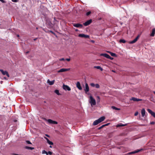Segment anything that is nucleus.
<instances>
[{
	"mask_svg": "<svg viewBox=\"0 0 155 155\" xmlns=\"http://www.w3.org/2000/svg\"><path fill=\"white\" fill-rule=\"evenodd\" d=\"M29 53V51H27V52H26V54H28Z\"/></svg>",
	"mask_w": 155,
	"mask_h": 155,
	"instance_id": "nucleus-50",
	"label": "nucleus"
},
{
	"mask_svg": "<svg viewBox=\"0 0 155 155\" xmlns=\"http://www.w3.org/2000/svg\"><path fill=\"white\" fill-rule=\"evenodd\" d=\"M153 93H154V94H155V91H154L153 92Z\"/></svg>",
	"mask_w": 155,
	"mask_h": 155,
	"instance_id": "nucleus-54",
	"label": "nucleus"
},
{
	"mask_svg": "<svg viewBox=\"0 0 155 155\" xmlns=\"http://www.w3.org/2000/svg\"><path fill=\"white\" fill-rule=\"evenodd\" d=\"M90 103H91V105L92 106V105H95L96 104V102L95 100L93 98V97L92 96H90Z\"/></svg>",
	"mask_w": 155,
	"mask_h": 155,
	"instance_id": "nucleus-2",
	"label": "nucleus"
},
{
	"mask_svg": "<svg viewBox=\"0 0 155 155\" xmlns=\"http://www.w3.org/2000/svg\"><path fill=\"white\" fill-rule=\"evenodd\" d=\"M92 20L91 19H90L89 20L86 21L85 23H83V25L85 26H87L90 25L92 22Z\"/></svg>",
	"mask_w": 155,
	"mask_h": 155,
	"instance_id": "nucleus-8",
	"label": "nucleus"
},
{
	"mask_svg": "<svg viewBox=\"0 0 155 155\" xmlns=\"http://www.w3.org/2000/svg\"><path fill=\"white\" fill-rule=\"evenodd\" d=\"M147 111L151 114L152 116L155 118V113L154 112H153L150 109H147Z\"/></svg>",
	"mask_w": 155,
	"mask_h": 155,
	"instance_id": "nucleus-12",
	"label": "nucleus"
},
{
	"mask_svg": "<svg viewBox=\"0 0 155 155\" xmlns=\"http://www.w3.org/2000/svg\"><path fill=\"white\" fill-rule=\"evenodd\" d=\"M0 71L2 73V74L4 75H6V76L8 77H9V74L7 71H4L2 69H0Z\"/></svg>",
	"mask_w": 155,
	"mask_h": 155,
	"instance_id": "nucleus-5",
	"label": "nucleus"
},
{
	"mask_svg": "<svg viewBox=\"0 0 155 155\" xmlns=\"http://www.w3.org/2000/svg\"><path fill=\"white\" fill-rule=\"evenodd\" d=\"M91 11H89L87 12V13H86V15L87 16H89L91 14Z\"/></svg>",
	"mask_w": 155,
	"mask_h": 155,
	"instance_id": "nucleus-32",
	"label": "nucleus"
},
{
	"mask_svg": "<svg viewBox=\"0 0 155 155\" xmlns=\"http://www.w3.org/2000/svg\"><path fill=\"white\" fill-rule=\"evenodd\" d=\"M44 138L47 141V142L50 145H52L53 144V143L51 142V141H50L46 137H44Z\"/></svg>",
	"mask_w": 155,
	"mask_h": 155,
	"instance_id": "nucleus-18",
	"label": "nucleus"
},
{
	"mask_svg": "<svg viewBox=\"0 0 155 155\" xmlns=\"http://www.w3.org/2000/svg\"><path fill=\"white\" fill-rule=\"evenodd\" d=\"M105 118L104 116L101 117L98 119L95 120L94 122L93 123V125H96L98 124L99 123L105 120Z\"/></svg>",
	"mask_w": 155,
	"mask_h": 155,
	"instance_id": "nucleus-1",
	"label": "nucleus"
},
{
	"mask_svg": "<svg viewBox=\"0 0 155 155\" xmlns=\"http://www.w3.org/2000/svg\"><path fill=\"white\" fill-rule=\"evenodd\" d=\"M111 108L114 109V110H120V108H117L116 107H115V106H112L111 107Z\"/></svg>",
	"mask_w": 155,
	"mask_h": 155,
	"instance_id": "nucleus-29",
	"label": "nucleus"
},
{
	"mask_svg": "<svg viewBox=\"0 0 155 155\" xmlns=\"http://www.w3.org/2000/svg\"><path fill=\"white\" fill-rule=\"evenodd\" d=\"M49 32L53 34H55V33H54V32L53 31H49Z\"/></svg>",
	"mask_w": 155,
	"mask_h": 155,
	"instance_id": "nucleus-42",
	"label": "nucleus"
},
{
	"mask_svg": "<svg viewBox=\"0 0 155 155\" xmlns=\"http://www.w3.org/2000/svg\"><path fill=\"white\" fill-rule=\"evenodd\" d=\"M119 42L120 43H125L126 42V41L124 39H120L119 40Z\"/></svg>",
	"mask_w": 155,
	"mask_h": 155,
	"instance_id": "nucleus-28",
	"label": "nucleus"
},
{
	"mask_svg": "<svg viewBox=\"0 0 155 155\" xmlns=\"http://www.w3.org/2000/svg\"><path fill=\"white\" fill-rule=\"evenodd\" d=\"M142 150H143L142 149H140V150H137L135 151H134V152H131L130 153H129V154H133V153H137L139 152H140V151H141Z\"/></svg>",
	"mask_w": 155,
	"mask_h": 155,
	"instance_id": "nucleus-23",
	"label": "nucleus"
},
{
	"mask_svg": "<svg viewBox=\"0 0 155 155\" xmlns=\"http://www.w3.org/2000/svg\"><path fill=\"white\" fill-rule=\"evenodd\" d=\"M54 92L58 95H61V94L59 92V90H55L54 91Z\"/></svg>",
	"mask_w": 155,
	"mask_h": 155,
	"instance_id": "nucleus-27",
	"label": "nucleus"
},
{
	"mask_svg": "<svg viewBox=\"0 0 155 155\" xmlns=\"http://www.w3.org/2000/svg\"><path fill=\"white\" fill-rule=\"evenodd\" d=\"M145 110L144 108H143L141 111L142 116L144 117L145 115Z\"/></svg>",
	"mask_w": 155,
	"mask_h": 155,
	"instance_id": "nucleus-19",
	"label": "nucleus"
},
{
	"mask_svg": "<svg viewBox=\"0 0 155 155\" xmlns=\"http://www.w3.org/2000/svg\"><path fill=\"white\" fill-rule=\"evenodd\" d=\"M78 36L80 37L84 38H89V36L88 35H85L84 34H80L78 35Z\"/></svg>",
	"mask_w": 155,
	"mask_h": 155,
	"instance_id": "nucleus-7",
	"label": "nucleus"
},
{
	"mask_svg": "<svg viewBox=\"0 0 155 155\" xmlns=\"http://www.w3.org/2000/svg\"><path fill=\"white\" fill-rule=\"evenodd\" d=\"M63 88L65 90H67L70 91L71 90V88L68 86L64 84L63 85Z\"/></svg>",
	"mask_w": 155,
	"mask_h": 155,
	"instance_id": "nucleus-15",
	"label": "nucleus"
},
{
	"mask_svg": "<svg viewBox=\"0 0 155 155\" xmlns=\"http://www.w3.org/2000/svg\"><path fill=\"white\" fill-rule=\"evenodd\" d=\"M97 102H99L100 101V97L99 96H97Z\"/></svg>",
	"mask_w": 155,
	"mask_h": 155,
	"instance_id": "nucleus-30",
	"label": "nucleus"
},
{
	"mask_svg": "<svg viewBox=\"0 0 155 155\" xmlns=\"http://www.w3.org/2000/svg\"><path fill=\"white\" fill-rule=\"evenodd\" d=\"M86 93H87V92L89 91V87L87 83H86L85 84V89H84Z\"/></svg>",
	"mask_w": 155,
	"mask_h": 155,
	"instance_id": "nucleus-13",
	"label": "nucleus"
},
{
	"mask_svg": "<svg viewBox=\"0 0 155 155\" xmlns=\"http://www.w3.org/2000/svg\"><path fill=\"white\" fill-rule=\"evenodd\" d=\"M36 28V29H38V28Z\"/></svg>",
	"mask_w": 155,
	"mask_h": 155,
	"instance_id": "nucleus-58",
	"label": "nucleus"
},
{
	"mask_svg": "<svg viewBox=\"0 0 155 155\" xmlns=\"http://www.w3.org/2000/svg\"><path fill=\"white\" fill-rule=\"evenodd\" d=\"M107 52L108 53H109L112 56L114 57H117V55L115 53H112L110 51H107Z\"/></svg>",
	"mask_w": 155,
	"mask_h": 155,
	"instance_id": "nucleus-22",
	"label": "nucleus"
},
{
	"mask_svg": "<svg viewBox=\"0 0 155 155\" xmlns=\"http://www.w3.org/2000/svg\"><path fill=\"white\" fill-rule=\"evenodd\" d=\"M0 1L3 3H5V2L4 0H0Z\"/></svg>",
	"mask_w": 155,
	"mask_h": 155,
	"instance_id": "nucleus-44",
	"label": "nucleus"
},
{
	"mask_svg": "<svg viewBox=\"0 0 155 155\" xmlns=\"http://www.w3.org/2000/svg\"><path fill=\"white\" fill-rule=\"evenodd\" d=\"M48 154H49L50 155H51L52 154V152L50 151H49L48 152Z\"/></svg>",
	"mask_w": 155,
	"mask_h": 155,
	"instance_id": "nucleus-37",
	"label": "nucleus"
},
{
	"mask_svg": "<svg viewBox=\"0 0 155 155\" xmlns=\"http://www.w3.org/2000/svg\"><path fill=\"white\" fill-rule=\"evenodd\" d=\"M48 122L51 124H57L58 122L57 121H53L51 119H49L47 120Z\"/></svg>",
	"mask_w": 155,
	"mask_h": 155,
	"instance_id": "nucleus-6",
	"label": "nucleus"
},
{
	"mask_svg": "<svg viewBox=\"0 0 155 155\" xmlns=\"http://www.w3.org/2000/svg\"><path fill=\"white\" fill-rule=\"evenodd\" d=\"M94 68L100 69L101 71H102L103 70V68L100 66H95L94 67Z\"/></svg>",
	"mask_w": 155,
	"mask_h": 155,
	"instance_id": "nucleus-24",
	"label": "nucleus"
},
{
	"mask_svg": "<svg viewBox=\"0 0 155 155\" xmlns=\"http://www.w3.org/2000/svg\"><path fill=\"white\" fill-rule=\"evenodd\" d=\"M138 113L137 111L134 114V115L136 116L138 115Z\"/></svg>",
	"mask_w": 155,
	"mask_h": 155,
	"instance_id": "nucleus-38",
	"label": "nucleus"
},
{
	"mask_svg": "<svg viewBox=\"0 0 155 155\" xmlns=\"http://www.w3.org/2000/svg\"><path fill=\"white\" fill-rule=\"evenodd\" d=\"M73 25L74 27L76 28H82L83 27L82 25L79 23H74Z\"/></svg>",
	"mask_w": 155,
	"mask_h": 155,
	"instance_id": "nucleus-9",
	"label": "nucleus"
},
{
	"mask_svg": "<svg viewBox=\"0 0 155 155\" xmlns=\"http://www.w3.org/2000/svg\"><path fill=\"white\" fill-rule=\"evenodd\" d=\"M45 154H46V155H48V152H47L46 151V153H45Z\"/></svg>",
	"mask_w": 155,
	"mask_h": 155,
	"instance_id": "nucleus-49",
	"label": "nucleus"
},
{
	"mask_svg": "<svg viewBox=\"0 0 155 155\" xmlns=\"http://www.w3.org/2000/svg\"><path fill=\"white\" fill-rule=\"evenodd\" d=\"M14 122H16V121H17V120H14Z\"/></svg>",
	"mask_w": 155,
	"mask_h": 155,
	"instance_id": "nucleus-52",
	"label": "nucleus"
},
{
	"mask_svg": "<svg viewBox=\"0 0 155 155\" xmlns=\"http://www.w3.org/2000/svg\"><path fill=\"white\" fill-rule=\"evenodd\" d=\"M5 78V79H6V78Z\"/></svg>",
	"mask_w": 155,
	"mask_h": 155,
	"instance_id": "nucleus-59",
	"label": "nucleus"
},
{
	"mask_svg": "<svg viewBox=\"0 0 155 155\" xmlns=\"http://www.w3.org/2000/svg\"><path fill=\"white\" fill-rule=\"evenodd\" d=\"M70 70V68H68V69L61 68V69H60V70H59V71H58V72L60 73V72H65L66 71H69Z\"/></svg>",
	"mask_w": 155,
	"mask_h": 155,
	"instance_id": "nucleus-10",
	"label": "nucleus"
},
{
	"mask_svg": "<svg viewBox=\"0 0 155 155\" xmlns=\"http://www.w3.org/2000/svg\"><path fill=\"white\" fill-rule=\"evenodd\" d=\"M26 142L29 144H32V143L30 142V141L29 140H26Z\"/></svg>",
	"mask_w": 155,
	"mask_h": 155,
	"instance_id": "nucleus-34",
	"label": "nucleus"
},
{
	"mask_svg": "<svg viewBox=\"0 0 155 155\" xmlns=\"http://www.w3.org/2000/svg\"><path fill=\"white\" fill-rule=\"evenodd\" d=\"M45 153H46V151H45V150H44L42 151V154H45Z\"/></svg>",
	"mask_w": 155,
	"mask_h": 155,
	"instance_id": "nucleus-39",
	"label": "nucleus"
},
{
	"mask_svg": "<svg viewBox=\"0 0 155 155\" xmlns=\"http://www.w3.org/2000/svg\"><path fill=\"white\" fill-rule=\"evenodd\" d=\"M76 84L77 87L79 90H81L82 89V88L81 86L80 83L79 82H77Z\"/></svg>",
	"mask_w": 155,
	"mask_h": 155,
	"instance_id": "nucleus-16",
	"label": "nucleus"
},
{
	"mask_svg": "<svg viewBox=\"0 0 155 155\" xmlns=\"http://www.w3.org/2000/svg\"><path fill=\"white\" fill-rule=\"evenodd\" d=\"M78 31V29H76V31Z\"/></svg>",
	"mask_w": 155,
	"mask_h": 155,
	"instance_id": "nucleus-57",
	"label": "nucleus"
},
{
	"mask_svg": "<svg viewBox=\"0 0 155 155\" xmlns=\"http://www.w3.org/2000/svg\"><path fill=\"white\" fill-rule=\"evenodd\" d=\"M17 36H18V37H19V35H17Z\"/></svg>",
	"mask_w": 155,
	"mask_h": 155,
	"instance_id": "nucleus-56",
	"label": "nucleus"
},
{
	"mask_svg": "<svg viewBox=\"0 0 155 155\" xmlns=\"http://www.w3.org/2000/svg\"><path fill=\"white\" fill-rule=\"evenodd\" d=\"M55 82V80H53L51 81H50L49 79H48L47 80V82L50 85H51L54 84V82Z\"/></svg>",
	"mask_w": 155,
	"mask_h": 155,
	"instance_id": "nucleus-17",
	"label": "nucleus"
},
{
	"mask_svg": "<svg viewBox=\"0 0 155 155\" xmlns=\"http://www.w3.org/2000/svg\"><path fill=\"white\" fill-rule=\"evenodd\" d=\"M103 127H102V126H101V127H99L98 128V129L99 130H100V129H101V128H102Z\"/></svg>",
	"mask_w": 155,
	"mask_h": 155,
	"instance_id": "nucleus-46",
	"label": "nucleus"
},
{
	"mask_svg": "<svg viewBox=\"0 0 155 155\" xmlns=\"http://www.w3.org/2000/svg\"><path fill=\"white\" fill-rule=\"evenodd\" d=\"M95 87L96 88H98L100 87V85L98 84H96L95 85Z\"/></svg>",
	"mask_w": 155,
	"mask_h": 155,
	"instance_id": "nucleus-31",
	"label": "nucleus"
},
{
	"mask_svg": "<svg viewBox=\"0 0 155 155\" xmlns=\"http://www.w3.org/2000/svg\"><path fill=\"white\" fill-rule=\"evenodd\" d=\"M91 85V86L92 87H94L95 86V84H94V83H91L90 84Z\"/></svg>",
	"mask_w": 155,
	"mask_h": 155,
	"instance_id": "nucleus-33",
	"label": "nucleus"
},
{
	"mask_svg": "<svg viewBox=\"0 0 155 155\" xmlns=\"http://www.w3.org/2000/svg\"><path fill=\"white\" fill-rule=\"evenodd\" d=\"M13 2H18V0H11Z\"/></svg>",
	"mask_w": 155,
	"mask_h": 155,
	"instance_id": "nucleus-35",
	"label": "nucleus"
},
{
	"mask_svg": "<svg viewBox=\"0 0 155 155\" xmlns=\"http://www.w3.org/2000/svg\"><path fill=\"white\" fill-rule=\"evenodd\" d=\"M155 34V28H153L152 31V33L150 35L151 36L153 37Z\"/></svg>",
	"mask_w": 155,
	"mask_h": 155,
	"instance_id": "nucleus-21",
	"label": "nucleus"
},
{
	"mask_svg": "<svg viewBox=\"0 0 155 155\" xmlns=\"http://www.w3.org/2000/svg\"><path fill=\"white\" fill-rule=\"evenodd\" d=\"M46 24L48 26V28H51L52 27V24L51 22L49 20H47L46 21Z\"/></svg>",
	"mask_w": 155,
	"mask_h": 155,
	"instance_id": "nucleus-11",
	"label": "nucleus"
},
{
	"mask_svg": "<svg viewBox=\"0 0 155 155\" xmlns=\"http://www.w3.org/2000/svg\"><path fill=\"white\" fill-rule=\"evenodd\" d=\"M54 21H56V18L55 17H54Z\"/></svg>",
	"mask_w": 155,
	"mask_h": 155,
	"instance_id": "nucleus-48",
	"label": "nucleus"
},
{
	"mask_svg": "<svg viewBox=\"0 0 155 155\" xmlns=\"http://www.w3.org/2000/svg\"><path fill=\"white\" fill-rule=\"evenodd\" d=\"M111 60H112L114 59V58H113L111 57L110 56H109V58Z\"/></svg>",
	"mask_w": 155,
	"mask_h": 155,
	"instance_id": "nucleus-41",
	"label": "nucleus"
},
{
	"mask_svg": "<svg viewBox=\"0 0 155 155\" xmlns=\"http://www.w3.org/2000/svg\"><path fill=\"white\" fill-rule=\"evenodd\" d=\"M59 61H64L65 60V59L64 58H61V59H59Z\"/></svg>",
	"mask_w": 155,
	"mask_h": 155,
	"instance_id": "nucleus-40",
	"label": "nucleus"
},
{
	"mask_svg": "<svg viewBox=\"0 0 155 155\" xmlns=\"http://www.w3.org/2000/svg\"><path fill=\"white\" fill-rule=\"evenodd\" d=\"M37 39V38H35L34 39V40L35 41Z\"/></svg>",
	"mask_w": 155,
	"mask_h": 155,
	"instance_id": "nucleus-53",
	"label": "nucleus"
},
{
	"mask_svg": "<svg viewBox=\"0 0 155 155\" xmlns=\"http://www.w3.org/2000/svg\"><path fill=\"white\" fill-rule=\"evenodd\" d=\"M140 37V35H138L137 36V37L135 38L133 41L129 42V43H130V44H133V43H135L137 41L138 39V38H139Z\"/></svg>",
	"mask_w": 155,
	"mask_h": 155,
	"instance_id": "nucleus-3",
	"label": "nucleus"
},
{
	"mask_svg": "<svg viewBox=\"0 0 155 155\" xmlns=\"http://www.w3.org/2000/svg\"><path fill=\"white\" fill-rule=\"evenodd\" d=\"M130 100L131 101H142L141 99H138L134 97H132L130 99Z\"/></svg>",
	"mask_w": 155,
	"mask_h": 155,
	"instance_id": "nucleus-14",
	"label": "nucleus"
},
{
	"mask_svg": "<svg viewBox=\"0 0 155 155\" xmlns=\"http://www.w3.org/2000/svg\"><path fill=\"white\" fill-rule=\"evenodd\" d=\"M25 148L26 149H28V150H33L34 149V147H28V146H26L25 147Z\"/></svg>",
	"mask_w": 155,
	"mask_h": 155,
	"instance_id": "nucleus-26",
	"label": "nucleus"
},
{
	"mask_svg": "<svg viewBox=\"0 0 155 155\" xmlns=\"http://www.w3.org/2000/svg\"><path fill=\"white\" fill-rule=\"evenodd\" d=\"M127 125V124H122L120 123V124H118L117 125V127H123V126H126Z\"/></svg>",
	"mask_w": 155,
	"mask_h": 155,
	"instance_id": "nucleus-25",
	"label": "nucleus"
},
{
	"mask_svg": "<svg viewBox=\"0 0 155 155\" xmlns=\"http://www.w3.org/2000/svg\"><path fill=\"white\" fill-rule=\"evenodd\" d=\"M155 122L153 121H152V122H150L151 124H155Z\"/></svg>",
	"mask_w": 155,
	"mask_h": 155,
	"instance_id": "nucleus-43",
	"label": "nucleus"
},
{
	"mask_svg": "<svg viewBox=\"0 0 155 155\" xmlns=\"http://www.w3.org/2000/svg\"><path fill=\"white\" fill-rule=\"evenodd\" d=\"M66 60H67V61H70V58H67L66 59Z\"/></svg>",
	"mask_w": 155,
	"mask_h": 155,
	"instance_id": "nucleus-45",
	"label": "nucleus"
},
{
	"mask_svg": "<svg viewBox=\"0 0 155 155\" xmlns=\"http://www.w3.org/2000/svg\"><path fill=\"white\" fill-rule=\"evenodd\" d=\"M140 37V35H138L137 36V37L135 38L133 41L129 42V43H130V44H133V43H135L137 41L138 39V38H139Z\"/></svg>",
	"mask_w": 155,
	"mask_h": 155,
	"instance_id": "nucleus-4",
	"label": "nucleus"
},
{
	"mask_svg": "<svg viewBox=\"0 0 155 155\" xmlns=\"http://www.w3.org/2000/svg\"><path fill=\"white\" fill-rule=\"evenodd\" d=\"M109 124V123H108V124H104V125H102V127H104V126H108V125Z\"/></svg>",
	"mask_w": 155,
	"mask_h": 155,
	"instance_id": "nucleus-36",
	"label": "nucleus"
},
{
	"mask_svg": "<svg viewBox=\"0 0 155 155\" xmlns=\"http://www.w3.org/2000/svg\"><path fill=\"white\" fill-rule=\"evenodd\" d=\"M112 71L113 72H115V71H114V70H112Z\"/></svg>",
	"mask_w": 155,
	"mask_h": 155,
	"instance_id": "nucleus-51",
	"label": "nucleus"
},
{
	"mask_svg": "<svg viewBox=\"0 0 155 155\" xmlns=\"http://www.w3.org/2000/svg\"><path fill=\"white\" fill-rule=\"evenodd\" d=\"M50 148H51L52 147H51V145H50Z\"/></svg>",
	"mask_w": 155,
	"mask_h": 155,
	"instance_id": "nucleus-55",
	"label": "nucleus"
},
{
	"mask_svg": "<svg viewBox=\"0 0 155 155\" xmlns=\"http://www.w3.org/2000/svg\"><path fill=\"white\" fill-rule=\"evenodd\" d=\"M45 135L46 137H50V136H49V135H48V134H46Z\"/></svg>",
	"mask_w": 155,
	"mask_h": 155,
	"instance_id": "nucleus-47",
	"label": "nucleus"
},
{
	"mask_svg": "<svg viewBox=\"0 0 155 155\" xmlns=\"http://www.w3.org/2000/svg\"><path fill=\"white\" fill-rule=\"evenodd\" d=\"M100 55L101 56H103L105 57H106V58H109V55L108 54H103V53H102V54H100Z\"/></svg>",
	"mask_w": 155,
	"mask_h": 155,
	"instance_id": "nucleus-20",
	"label": "nucleus"
}]
</instances>
